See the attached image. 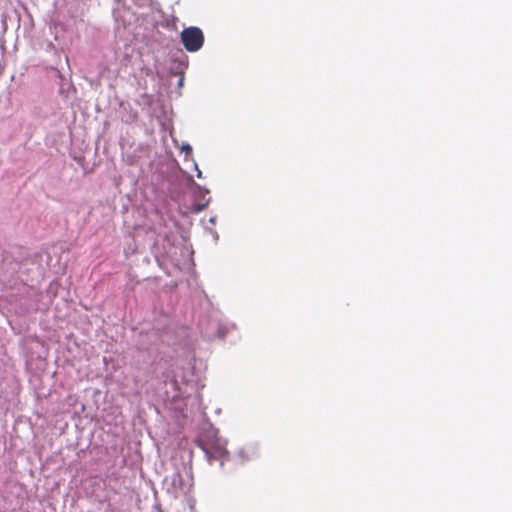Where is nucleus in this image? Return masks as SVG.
I'll use <instances>...</instances> for the list:
<instances>
[{
	"label": "nucleus",
	"instance_id": "nucleus-1",
	"mask_svg": "<svg viewBox=\"0 0 512 512\" xmlns=\"http://www.w3.org/2000/svg\"><path fill=\"white\" fill-rule=\"evenodd\" d=\"M197 445L205 452L209 460H224L228 454L226 441L219 437L218 431L208 429L197 440Z\"/></svg>",
	"mask_w": 512,
	"mask_h": 512
},
{
	"label": "nucleus",
	"instance_id": "nucleus-2",
	"mask_svg": "<svg viewBox=\"0 0 512 512\" xmlns=\"http://www.w3.org/2000/svg\"><path fill=\"white\" fill-rule=\"evenodd\" d=\"M181 41L189 52H196L203 46L204 35L200 28L189 27L181 32Z\"/></svg>",
	"mask_w": 512,
	"mask_h": 512
},
{
	"label": "nucleus",
	"instance_id": "nucleus-3",
	"mask_svg": "<svg viewBox=\"0 0 512 512\" xmlns=\"http://www.w3.org/2000/svg\"><path fill=\"white\" fill-rule=\"evenodd\" d=\"M183 150H186L188 152H191L192 151V148L189 146V145H186V146H183L182 147Z\"/></svg>",
	"mask_w": 512,
	"mask_h": 512
},
{
	"label": "nucleus",
	"instance_id": "nucleus-4",
	"mask_svg": "<svg viewBox=\"0 0 512 512\" xmlns=\"http://www.w3.org/2000/svg\"><path fill=\"white\" fill-rule=\"evenodd\" d=\"M196 169H197V177H198V178H201V176H202L201 171H200L197 167H196Z\"/></svg>",
	"mask_w": 512,
	"mask_h": 512
}]
</instances>
